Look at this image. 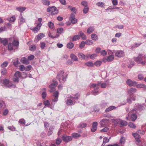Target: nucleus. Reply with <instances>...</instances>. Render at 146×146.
Wrapping results in <instances>:
<instances>
[{"instance_id": "nucleus-12", "label": "nucleus", "mask_w": 146, "mask_h": 146, "mask_svg": "<svg viewBox=\"0 0 146 146\" xmlns=\"http://www.w3.org/2000/svg\"><path fill=\"white\" fill-rule=\"evenodd\" d=\"M69 20L71 23L73 24H75L77 22V19L75 18V15L73 13L71 14L69 17Z\"/></svg>"}, {"instance_id": "nucleus-60", "label": "nucleus", "mask_w": 146, "mask_h": 146, "mask_svg": "<svg viewBox=\"0 0 146 146\" xmlns=\"http://www.w3.org/2000/svg\"><path fill=\"white\" fill-rule=\"evenodd\" d=\"M97 56V54H94L90 55V57L91 59H94Z\"/></svg>"}, {"instance_id": "nucleus-55", "label": "nucleus", "mask_w": 146, "mask_h": 146, "mask_svg": "<svg viewBox=\"0 0 146 146\" xmlns=\"http://www.w3.org/2000/svg\"><path fill=\"white\" fill-rule=\"evenodd\" d=\"M120 124L123 126H126L127 125V122L125 121L121 120L120 121Z\"/></svg>"}, {"instance_id": "nucleus-4", "label": "nucleus", "mask_w": 146, "mask_h": 146, "mask_svg": "<svg viewBox=\"0 0 146 146\" xmlns=\"http://www.w3.org/2000/svg\"><path fill=\"white\" fill-rule=\"evenodd\" d=\"M101 83V82H98V84H92L90 86V87L92 88H94V90L92 91L93 93V94L96 96L99 93V91L98 90L99 88V86Z\"/></svg>"}, {"instance_id": "nucleus-53", "label": "nucleus", "mask_w": 146, "mask_h": 146, "mask_svg": "<svg viewBox=\"0 0 146 146\" xmlns=\"http://www.w3.org/2000/svg\"><path fill=\"white\" fill-rule=\"evenodd\" d=\"M138 79L140 80H142L144 79V76L143 74H139L138 75Z\"/></svg>"}, {"instance_id": "nucleus-19", "label": "nucleus", "mask_w": 146, "mask_h": 146, "mask_svg": "<svg viewBox=\"0 0 146 146\" xmlns=\"http://www.w3.org/2000/svg\"><path fill=\"white\" fill-rule=\"evenodd\" d=\"M42 24L40 23L38 24L36 26L33 28L32 30L35 33H37L39 30Z\"/></svg>"}, {"instance_id": "nucleus-26", "label": "nucleus", "mask_w": 146, "mask_h": 146, "mask_svg": "<svg viewBox=\"0 0 146 146\" xmlns=\"http://www.w3.org/2000/svg\"><path fill=\"white\" fill-rule=\"evenodd\" d=\"M75 101L74 100L73 101L71 99H68L66 102V104L68 106H71L74 104Z\"/></svg>"}, {"instance_id": "nucleus-11", "label": "nucleus", "mask_w": 146, "mask_h": 146, "mask_svg": "<svg viewBox=\"0 0 146 146\" xmlns=\"http://www.w3.org/2000/svg\"><path fill=\"white\" fill-rule=\"evenodd\" d=\"M137 113H136V112L135 113V112H131L130 110V111L129 112V113H128V116H129V113H132V114H131L130 116V118L132 121H134L136 120L137 117L136 114Z\"/></svg>"}, {"instance_id": "nucleus-38", "label": "nucleus", "mask_w": 146, "mask_h": 146, "mask_svg": "<svg viewBox=\"0 0 146 146\" xmlns=\"http://www.w3.org/2000/svg\"><path fill=\"white\" fill-rule=\"evenodd\" d=\"M42 2L44 5L47 6L49 5L50 3V1L47 0H43Z\"/></svg>"}, {"instance_id": "nucleus-29", "label": "nucleus", "mask_w": 146, "mask_h": 146, "mask_svg": "<svg viewBox=\"0 0 146 146\" xmlns=\"http://www.w3.org/2000/svg\"><path fill=\"white\" fill-rule=\"evenodd\" d=\"M131 100L135 101V98L133 97V96L129 95V96L127 99V102L129 104H131L132 102Z\"/></svg>"}, {"instance_id": "nucleus-47", "label": "nucleus", "mask_w": 146, "mask_h": 146, "mask_svg": "<svg viewBox=\"0 0 146 146\" xmlns=\"http://www.w3.org/2000/svg\"><path fill=\"white\" fill-rule=\"evenodd\" d=\"M86 44L87 45H92L93 43L92 40H88L86 41Z\"/></svg>"}, {"instance_id": "nucleus-35", "label": "nucleus", "mask_w": 146, "mask_h": 146, "mask_svg": "<svg viewBox=\"0 0 146 146\" xmlns=\"http://www.w3.org/2000/svg\"><path fill=\"white\" fill-rule=\"evenodd\" d=\"M19 23L20 24H22L25 22V19L22 16V14H21L20 17L19 19Z\"/></svg>"}, {"instance_id": "nucleus-44", "label": "nucleus", "mask_w": 146, "mask_h": 146, "mask_svg": "<svg viewBox=\"0 0 146 146\" xmlns=\"http://www.w3.org/2000/svg\"><path fill=\"white\" fill-rule=\"evenodd\" d=\"M98 107H99V105H96L95 106L94 109V111L96 112H99L100 108H99Z\"/></svg>"}, {"instance_id": "nucleus-15", "label": "nucleus", "mask_w": 146, "mask_h": 146, "mask_svg": "<svg viewBox=\"0 0 146 146\" xmlns=\"http://www.w3.org/2000/svg\"><path fill=\"white\" fill-rule=\"evenodd\" d=\"M62 139L65 142H69L72 139V138L70 136L64 135L62 137Z\"/></svg>"}, {"instance_id": "nucleus-25", "label": "nucleus", "mask_w": 146, "mask_h": 146, "mask_svg": "<svg viewBox=\"0 0 146 146\" xmlns=\"http://www.w3.org/2000/svg\"><path fill=\"white\" fill-rule=\"evenodd\" d=\"M87 125V124L86 123L81 122L78 125L77 127L78 128H83L86 127Z\"/></svg>"}, {"instance_id": "nucleus-5", "label": "nucleus", "mask_w": 146, "mask_h": 146, "mask_svg": "<svg viewBox=\"0 0 146 146\" xmlns=\"http://www.w3.org/2000/svg\"><path fill=\"white\" fill-rule=\"evenodd\" d=\"M12 38H1L0 37V44H2L4 46H6L8 44V46H11V43L10 42Z\"/></svg>"}, {"instance_id": "nucleus-58", "label": "nucleus", "mask_w": 146, "mask_h": 146, "mask_svg": "<svg viewBox=\"0 0 146 146\" xmlns=\"http://www.w3.org/2000/svg\"><path fill=\"white\" fill-rule=\"evenodd\" d=\"M62 141V140L60 138H58L56 139V145H58L60 144Z\"/></svg>"}, {"instance_id": "nucleus-40", "label": "nucleus", "mask_w": 146, "mask_h": 146, "mask_svg": "<svg viewBox=\"0 0 146 146\" xmlns=\"http://www.w3.org/2000/svg\"><path fill=\"white\" fill-rule=\"evenodd\" d=\"M16 17L15 16H12L10 18H7V20L11 22H14L16 20Z\"/></svg>"}, {"instance_id": "nucleus-14", "label": "nucleus", "mask_w": 146, "mask_h": 146, "mask_svg": "<svg viewBox=\"0 0 146 146\" xmlns=\"http://www.w3.org/2000/svg\"><path fill=\"white\" fill-rule=\"evenodd\" d=\"M80 94L79 93H77L71 95L70 98L73 100L74 99V101L75 100H78L80 98Z\"/></svg>"}, {"instance_id": "nucleus-31", "label": "nucleus", "mask_w": 146, "mask_h": 146, "mask_svg": "<svg viewBox=\"0 0 146 146\" xmlns=\"http://www.w3.org/2000/svg\"><path fill=\"white\" fill-rule=\"evenodd\" d=\"M21 61L23 63L25 64H28L29 63V62L25 57L22 58L21 59Z\"/></svg>"}, {"instance_id": "nucleus-30", "label": "nucleus", "mask_w": 146, "mask_h": 146, "mask_svg": "<svg viewBox=\"0 0 146 146\" xmlns=\"http://www.w3.org/2000/svg\"><path fill=\"white\" fill-rule=\"evenodd\" d=\"M94 28L93 26H90L88 29L87 30V33L88 34H91L94 31Z\"/></svg>"}, {"instance_id": "nucleus-3", "label": "nucleus", "mask_w": 146, "mask_h": 146, "mask_svg": "<svg viewBox=\"0 0 146 146\" xmlns=\"http://www.w3.org/2000/svg\"><path fill=\"white\" fill-rule=\"evenodd\" d=\"M64 72L63 70H61L58 73L56 78L61 83H64L66 81L68 75L65 74L64 75L63 74L64 73Z\"/></svg>"}, {"instance_id": "nucleus-48", "label": "nucleus", "mask_w": 146, "mask_h": 146, "mask_svg": "<svg viewBox=\"0 0 146 146\" xmlns=\"http://www.w3.org/2000/svg\"><path fill=\"white\" fill-rule=\"evenodd\" d=\"M86 65L89 67H93L94 66V64L92 62H88L85 63Z\"/></svg>"}, {"instance_id": "nucleus-13", "label": "nucleus", "mask_w": 146, "mask_h": 146, "mask_svg": "<svg viewBox=\"0 0 146 146\" xmlns=\"http://www.w3.org/2000/svg\"><path fill=\"white\" fill-rule=\"evenodd\" d=\"M126 84L129 86L131 87L133 86H135L137 83L135 81H133L130 79H128L126 82Z\"/></svg>"}, {"instance_id": "nucleus-27", "label": "nucleus", "mask_w": 146, "mask_h": 146, "mask_svg": "<svg viewBox=\"0 0 146 146\" xmlns=\"http://www.w3.org/2000/svg\"><path fill=\"white\" fill-rule=\"evenodd\" d=\"M116 108V107L113 106H110L106 109L105 112H108L112 110H115Z\"/></svg>"}, {"instance_id": "nucleus-22", "label": "nucleus", "mask_w": 146, "mask_h": 146, "mask_svg": "<svg viewBox=\"0 0 146 146\" xmlns=\"http://www.w3.org/2000/svg\"><path fill=\"white\" fill-rule=\"evenodd\" d=\"M45 36L44 35L43 33H40L39 34L36 36L35 38V40L36 41H38L41 38L44 37Z\"/></svg>"}, {"instance_id": "nucleus-9", "label": "nucleus", "mask_w": 146, "mask_h": 146, "mask_svg": "<svg viewBox=\"0 0 146 146\" xmlns=\"http://www.w3.org/2000/svg\"><path fill=\"white\" fill-rule=\"evenodd\" d=\"M10 38H12L10 42L11 43V45L12 44V46H19V42L18 38L13 37H10Z\"/></svg>"}, {"instance_id": "nucleus-46", "label": "nucleus", "mask_w": 146, "mask_h": 146, "mask_svg": "<svg viewBox=\"0 0 146 146\" xmlns=\"http://www.w3.org/2000/svg\"><path fill=\"white\" fill-rule=\"evenodd\" d=\"M1 72L2 75H5L7 72V69L6 68H3L1 70Z\"/></svg>"}, {"instance_id": "nucleus-28", "label": "nucleus", "mask_w": 146, "mask_h": 146, "mask_svg": "<svg viewBox=\"0 0 146 146\" xmlns=\"http://www.w3.org/2000/svg\"><path fill=\"white\" fill-rule=\"evenodd\" d=\"M18 46H8V50L10 51H15L18 48Z\"/></svg>"}, {"instance_id": "nucleus-36", "label": "nucleus", "mask_w": 146, "mask_h": 146, "mask_svg": "<svg viewBox=\"0 0 146 146\" xmlns=\"http://www.w3.org/2000/svg\"><path fill=\"white\" fill-rule=\"evenodd\" d=\"M26 9V8L25 7H21L16 8V9L17 10L21 13L24 11Z\"/></svg>"}, {"instance_id": "nucleus-1", "label": "nucleus", "mask_w": 146, "mask_h": 146, "mask_svg": "<svg viewBox=\"0 0 146 146\" xmlns=\"http://www.w3.org/2000/svg\"><path fill=\"white\" fill-rule=\"evenodd\" d=\"M146 107V105L145 103H137L134 105L133 109L131 110V112L136 111V113H137V112L139 111V112H141L143 110L145 109Z\"/></svg>"}, {"instance_id": "nucleus-17", "label": "nucleus", "mask_w": 146, "mask_h": 146, "mask_svg": "<svg viewBox=\"0 0 146 146\" xmlns=\"http://www.w3.org/2000/svg\"><path fill=\"white\" fill-rule=\"evenodd\" d=\"M115 55L116 56L119 57H121L123 56H124V53L121 50H118L116 52L115 51Z\"/></svg>"}, {"instance_id": "nucleus-6", "label": "nucleus", "mask_w": 146, "mask_h": 146, "mask_svg": "<svg viewBox=\"0 0 146 146\" xmlns=\"http://www.w3.org/2000/svg\"><path fill=\"white\" fill-rule=\"evenodd\" d=\"M46 11L47 12H51L52 15H55L58 13L57 8L54 6L52 7H48Z\"/></svg>"}, {"instance_id": "nucleus-39", "label": "nucleus", "mask_w": 146, "mask_h": 146, "mask_svg": "<svg viewBox=\"0 0 146 146\" xmlns=\"http://www.w3.org/2000/svg\"><path fill=\"white\" fill-rule=\"evenodd\" d=\"M70 57L72 59L75 61H78V58L77 57L73 54H72L70 55Z\"/></svg>"}, {"instance_id": "nucleus-8", "label": "nucleus", "mask_w": 146, "mask_h": 146, "mask_svg": "<svg viewBox=\"0 0 146 146\" xmlns=\"http://www.w3.org/2000/svg\"><path fill=\"white\" fill-rule=\"evenodd\" d=\"M114 59V56L113 54L110 55L108 57H104L102 60V61L104 62H106V61L111 62Z\"/></svg>"}, {"instance_id": "nucleus-18", "label": "nucleus", "mask_w": 146, "mask_h": 146, "mask_svg": "<svg viewBox=\"0 0 146 146\" xmlns=\"http://www.w3.org/2000/svg\"><path fill=\"white\" fill-rule=\"evenodd\" d=\"M98 123L97 122H94L92 124V127L91 129L92 132H95L97 128Z\"/></svg>"}, {"instance_id": "nucleus-21", "label": "nucleus", "mask_w": 146, "mask_h": 146, "mask_svg": "<svg viewBox=\"0 0 146 146\" xmlns=\"http://www.w3.org/2000/svg\"><path fill=\"white\" fill-rule=\"evenodd\" d=\"M52 82L53 83L49 86V88H55L58 85V83L56 81V79H54L52 80Z\"/></svg>"}, {"instance_id": "nucleus-34", "label": "nucleus", "mask_w": 146, "mask_h": 146, "mask_svg": "<svg viewBox=\"0 0 146 146\" xmlns=\"http://www.w3.org/2000/svg\"><path fill=\"white\" fill-rule=\"evenodd\" d=\"M91 37L92 39L95 40H97L98 39V35L95 34H92L91 35Z\"/></svg>"}, {"instance_id": "nucleus-63", "label": "nucleus", "mask_w": 146, "mask_h": 146, "mask_svg": "<svg viewBox=\"0 0 146 146\" xmlns=\"http://www.w3.org/2000/svg\"><path fill=\"white\" fill-rule=\"evenodd\" d=\"M109 130V129L107 127H105L104 128L101 130L100 131L102 133L107 132Z\"/></svg>"}, {"instance_id": "nucleus-50", "label": "nucleus", "mask_w": 146, "mask_h": 146, "mask_svg": "<svg viewBox=\"0 0 146 146\" xmlns=\"http://www.w3.org/2000/svg\"><path fill=\"white\" fill-rule=\"evenodd\" d=\"M48 26L50 29H52L54 27V25L52 22H49L48 23Z\"/></svg>"}, {"instance_id": "nucleus-7", "label": "nucleus", "mask_w": 146, "mask_h": 146, "mask_svg": "<svg viewBox=\"0 0 146 146\" xmlns=\"http://www.w3.org/2000/svg\"><path fill=\"white\" fill-rule=\"evenodd\" d=\"M14 77L13 78V81L14 82H19V78L21 77V74L19 71L16 72L14 74Z\"/></svg>"}, {"instance_id": "nucleus-43", "label": "nucleus", "mask_w": 146, "mask_h": 146, "mask_svg": "<svg viewBox=\"0 0 146 146\" xmlns=\"http://www.w3.org/2000/svg\"><path fill=\"white\" fill-rule=\"evenodd\" d=\"M102 61H101L98 60L94 62V65L96 66H99L102 64Z\"/></svg>"}, {"instance_id": "nucleus-57", "label": "nucleus", "mask_w": 146, "mask_h": 146, "mask_svg": "<svg viewBox=\"0 0 146 146\" xmlns=\"http://www.w3.org/2000/svg\"><path fill=\"white\" fill-rule=\"evenodd\" d=\"M89 11V8L88 7H85L83 10V12L85 14L87 13Z\"/></svg>"}, {"instance_id": "nucleus-23", "label": "nucleus", "mask_w": 146, "mask_h": 146, "mask_svg": "<svg viewBox=\"0 0 146 146\" xmlns=\"http://www.w3.org/2000/svg\"><path fill=\"white\" fill-rule=\"evenodd\" d=\"M137 91L136 88H130L129 90L127 91V92L129 94V95L132 96Z\"/></svg>"}, {"instance_id": "nucleus-49", "label": "nucleus", "mask_w": 146, "mask_h": 146, "mask_svg": "<svg viewBox=\"0 0 146 146\" xmlns=\"http://www.w3.org/2000/svg\"><path fill=\"white\" fill-rule=\"evenodd\" d=\"M63 29L62 28H59L57 29V33L59 34H62L63 32Z\"/></svg>"}, {"instance_id": "nucleus-16", "label": "nucleus", "mask_w": 146, "mask_h": 146, "mask_svg": "<svg viewBox=\"0 0 146 146\" xmlns=\"http://www.w3.org/2000/svg\"><path fill=\"white\" fill-rule=\"evenodd\" d=\"M108 120L106 119H102L100 122V124L101 127H104L106 126L108 123Z\"/></svg>"}, {"instance_id": "nucleus-41", "label": "nucleus", "mask_w": 146, "mask_h": 146, "mask_svg": "<svg viewBox=\"0 0 146 146\" xmlns=\"http://www.w3.org/2000/svg\"><path fill=\"white\" fill-rule=\"evenodd\" d=\"M54 129V127L53 126L50 127L49 129V131L48 133V135H51L53 133V131Z\"/></svg>"}, {"instance_id": "nucleus-33", "label": "nucleus", "mask_w": 146, "mask_h": 146, "mask_svg": "<svg viewBox=\"0 0 146 146\" xmlns=\"http://www.w3.org/2000/svg\"><path fill=\"white\" fill-rule=\"evenodd\" d=\"M133 136L135 138L136 140V139L140 140L141 138L140 136L138 133H133L132 134Z\"/></svg>"}, {"instance_id": "nucleus-37", "label": "nucleus", "mask_w": 146, "mask_h": 146, "mask_svg": "<svg viewBox=\"0 0 146 146\" xmlns=\"http://www.w3.org/2000/svg\"><path fill=\"white\" fill-rule=\"evenodd\" d=\"M136 141L137 142L136 144L137 146H145V144H142V142L140 140L136 139Z\"/></svg>"}, {"instance_id": "nucleus-56", "label": "nucleus", "mask_w": 146, "mask_h": 146, "mask_svg": "<svg viewBox=\"0 0 146 146\" xmlns=\"http://www.w3.org/2000/svg\"><path fill=\"white\" fill-rule=\"evenodd\" d=\"M129 126L131 128L134 129L136 127L135 124L132 122H130L129 123Z\"/></svg>"}, {"instance_id": "nucleus-64", "label": "nucleus", "mask_w": 146, "mask_h": 146, "mask_svg": "<svg viewBox=\"0 0 146 146\" xmlns=\"http://www.w3.org/2000/svg\"><path fill=\"white\" fill-rule=\"evenodd\" d=\"M44 105L46 106H48L50 104V102L48 100H46L44 102Z\"/></svg>"}, {"instance_id": "nucleus-2", "label": "nucleus", "mask_w": 146, "mask_h": 146, "mask_svg": "<svg viewBox=\"0 0 146 146\" xmlns=\"http://www.w3.org/2000/svg\"><path fill=\"white\" fill-rule=\"evenodd\" d=\"M133 58L138 64H141L144 65L146 63V58L145 55L142 54H139L137 57H134Z\"/></svg>"}, {"instance_id": "nucleus-54", "label": "nucleus", "mask_w": 146, "mask_h": 146, "mask_svg": "<svg viewBox=\"0 0 146 146\" xmlns=\"http://www.w3.org/2000/svg\"><path fill=\"white\" fill-rule=\"evenodd\" d=\"M17 60L13 62V64L15 66L18 67L19 66V61L18 60V58H17Z\"/></svg>"}, {"instance_id": "nucleus-61", "label": "nucleus", "mask_w": 146, "mask_h": 146, "mask_svg": "<svg viewBox=\"0 0 146 146\" xmlns=\"http://www.w3.org/2000/svg\"><path fill=\"white\" fill-rule=\"evenodd\" d=\"M36 49V46H30L29 48L30 50L32 51H35Z\"/></svg>"}, {"instance_id": "nucleus-10", "label": "nucleus", "mask_w": 146, "mask_h": 146, "mask_svg": "<svg viewBox=\"0 0 146 146\" xmlns=\"http://www.w3.org/2000/svg\"><path fill=\"white\" fill-rule=\"evenodd\" d=\"M3 84L6 86V87L10 88L13 85L11 82V81L7 79H5L3 81Z\"/></svg>"}, {"instance_id": "nucleus-20", "label": "nucleus", "mask_w": 146, "mask_h": 146, "mask_svg": "<svg viewBox=\"0 0 146 146\" xmlns=\"http://www.w3.org/2000/svg\"><path fill=\"white\" fill-rule=\"evenodd\" d=\"M107 104H108L107 102L104 100H103L101 102L100 104L99 105L100 108L102 109L106 107Z\"/></svg>"}, {"instance_id": "nucleus-32", "label": "nucleus", "mask_w": 146, "mask_h": 146, "mask_svg": "<svg viewBox=\"0 0 146 146\" xmlns=\"http://www.w3.org/2000/svg\"><path fill=\"white\" fill-rule=\"evenodd\" d=\"M135 86L137 88H145V89H146V86L143 84L141 83L139 84H137Z\"/></svg>"}, {"instance_id": "nucleus-52", "label": "nucleus", "mask_w": 146, "mask_h": 146, "mask_svg": "<svg viewBox=\"0 0 146 146\" xmlns=\"http://www.w3.org/2000/svg\"><path fill=\"white\" fill-rule=\"evenodd\" d=\"M96 5L99 7H101L103 8L104 7V3L103 2H98L96 3Z\"/></svg>"}, {"instance_id": "nucleus-45", "label": "nucleus", "mask_w": 146, "mask_h": 146, "mask_svg": "<svg viewBox=\"0 0 146 146\" xmlns=\"http://www.w3.org/2000/svg\"><path fill=\"white\" fill-rule=\"evenodd\" d=\"M8 62L7 61H5L1 64V67L3 68H5L8 65Z\"/></svg>"}, {"instance_id": "nucleus-51", "label": "nucleus", "mask_w": 146, "mask_h": 146, "mask_svg": "<svg viewBox=\"0 0 146 146\" xmlns=\"http://www.w3.org/2000/svg\"><path fill=\"white\" fill-rule=\"evenodd\" d=\"M72 136L73 137L76 138L81 136V135L77 133H73L72 134Z\"/></svg>"}, {"instance_id": "nucleus-62", "label": "nucleus", "mask_w": 146, "mask_h": 146, "mask_svg": "<svg viewBox=\"0 0 146 146\" xmlns=\"http://www.w3.org/2000/svg\"><path fill=\"white\" fill-rule=\"evenodd\" d=\"M101 54L103 56H105L107 54V51L105 50H103L100 52Z\"/></svg>"}, {"instance_id": "nucleus-42", "label": "nucleus", "mask_w": 146, "mask_h": 146, "mask_svg": "<svg viewBox=\"0 0 146 146\" xmlns=\"http://www.w3.org/2000/svg\"><path fill=\"white\" fill-rule=\"evenodd\" d=\"M80 36L78 35H76L74 36L72 38V40L76 41L80 39Z\"/></svg>"}, {"instance_id": "nucleus-59", "label": "nucleus", "mask_w": 146, "mask_h": 146, "mask_svg": "<svg viewBox=\"0 0 146 146\" xmlns=\"http://www.w3.org/2000/svg\"><path fill=\"white\" fill-rule=\"evenodd\" d=\"M8 128L12 131H15L16 128L13 126H9L8 127Z\"/></svg>"}, {"instance_id": "nucleus-24", "label": "nucleus", "mask_w": 146, "mask_h": 146, "mask_svg": "<svg viewBox=\"0 0 146 146\" xmlns=\"http://www.w3.org/2000/svg\"><path fill=\"white\" fill-rule=\"evenodd\" d=\"M41 90L42 92V97L43 99H45L47 96L46 90L45 88H44L41 89Z\"/></svg>"}]
</instances>
